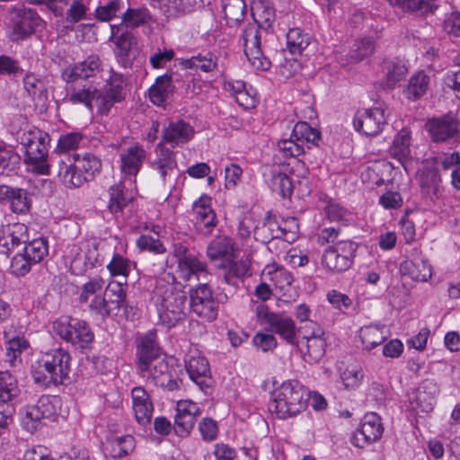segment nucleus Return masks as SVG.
Listing matches in <instances>:
<instances>
[{"label":"nucleus","instance_id":"1","mask_svg":"<svg viewBox=\"0 0 460 460\" xmlns=\"http://www.w3.org/2000/svg\"><path fill=\"white\" fill-rule=\"evenodd\" d=\"M151 299L164 327L171 329L185 319L187 296L172 273L156 279Z\"/></svg>","mask_w":460,"mask_h":460},{"label":"nucleus","instance_id":"2","mask_svg":"<svg viewBox=\"0 0 460 460\" xmlns=\"http://www.w3.org/2000/svg\"><path fill=\"white\" fill-rule=\"evenodd\" d=\"M194 135L193 127L182 119L171 121L164 128L162 142L156 147L159 153L151 164L152 171L160 177L164 183L175 176L177 169L174 153L165 148L164 143L169 144L172 147L180 146L190 141Z\"/></svg>","mask_w":460,"mask_h":460},{"label":"nucleus","instance_id":"3","mask_svg":"<svg viewBox=\"0 0 460 460\" xmlns=\"http://www.w3.org/2000/svg\"><path fill=\"white\" fill-rule=\"evenodd\" d=\"M71 360L68 351L61 348L46 352L31 365L35 384L41 387L63 384L71 371Z\"/></svg>","mask_w":460,"mask_h":460},{"label":"nucleus","instance_id":"4","mask_svg":"<svg viewBox=\"0 0 460 460\" xmlns=\"http://www.w3.org/2000/svg\"><path fill=\"white\" fill-rule=\"evenodd\" d=\"M308 400V391L299 382H283L272 393L270 410L278 418L286 420L303 412L307 407Z\"/></svg>","mask_w":460,"mask_h":460},{"label":"nucleus","instance_id":"5","mask_svg":"<svg viewBox=\"0 0 460 460\" xmlns=\"http://www.w3.org/2000/svg\"><path fill=\"white\" fill-rule=\"evenodd\" d=\"M102 168L101 160L94 155L87 153L65 155L58 162V177L67 188H78L94 178Z\"/></svg>","mask_w":460,"mask_h":460},{"label":"nucleus","instance_id":"6","mask_svg":"<svg viewBox=\"0 0 460 460\" xmlns=\"http://www.w3.org/2000/svg\"><path fill=\"white\" fill-rule=\"evenodd\" d=\"M20 143L24 149V164L29 170L38 175H49V136L37 128H30L20 136Z\"/></svg>","mask_w":460,"mask_h":460},{"label":"nucleus","instance_id":"7","mask_svg":"<svg viewBox=\"0 0 460 460\" xmlns=\"http://www.w3.org/2000/svg\"><path fill=\"white\" fill-rule=\"evenodd\" d=\"M54 332L79 349H87L94 341V333L84 320L62 316L53 323Z\"/></svg>","mask_w":460,"mask_h":460},{"label":"nucleus","instance_id":"8","mask_svg":"<svg viewBox=\"0 0 460 460\" xmlns=\"http://www.w3.org/2000/svg\"><path fill=\"white\" fill-rule=\"evenodd\" d=\"M268 31L260 29L259 24L249 23L243 31L241 40L243 52L251 65L258 70H268L270 61L264 54L261 39Z\"/></svg>","mask_w":460,"mask_h":460},{"label":"nucleus","instance_id":"9","mask_svg":"<svg viewBox=\"0 0 460 460\" xmlns=\"http://www.w3.org/2000/svg\"><path fill=\"white\" fill-rule=\"evenodd\" d=\"M357 248V243L349 240L336 242L324 250L322 264L334 273L346 271L353 263Z\"/></svg>","mask_w":460,"mask_h":460},{"label":"nucleus","instance_id":"10","mask_svg":"<svg viewBox=\"0 0 460 460\" xmlns=\"http://www.w3.org/2000/svg\"><path fill=\"white\" fill-rule=\"evenodd\" d=\"M125 81L122 75L111 70L103 89L96 87L94 102L100 115H108L115 103L121 102L126 98Z\"/></svg>","mask_w":460,"mask_h":460},{"label":"nucleus","instance_id":"11","mask_svg":"<svg viewBox=\"0 0 460 460\" xmlns=\"http://www.w3.org/2000/svg\"><path fill=\"white\" fill-rule=\"evenodd\" d=\"M10 13L13 22V30L10 34L12 41L25 40L43 24V20L35 10L23 5L13 7Z\"/></svg>","mask_w":460,"mask_h":460},{"label":"nucleus","instance_id":"12","mask_svg":"<svg viewBox=\"0 0 460 460\" xmlns=\"http://www.w3.org/2000/svg\"><path fill=\"white\" fill-rule=\"evenodd\" d=\"M256 316L261 324H268L272 331L291 345H298L295 322L288 316L270 312L268 307L259 305L256 307Z\"/></svg>","mask_w":460,"mask_h":460},{"label":"nucleus","instance_id":"13","mask_svg":"<svg viewBox=\"0 0 460 460\" xmlns=\"http://www.w3.org/2000/svg\"><path fill=\"white\" fill-rule=\"evenodd\" d=\"M387 108L378 104L373 108L358 110L353 119L357 131L367 137L378 135L386 124Z\"/></svg>","mask_w":460,"mask_h":460},{"label":"nucleus","instance_id":"14","mask_svg":"<svg viewBox=\"0 0 460 460\" xmlns=\"http://www.w3.org/2000/svg\"><path fill=\"white\" fill-rule=\"evenodd\" d=\"M425 128L433 142L444 143L460 140V123L451 113L429 119L425 124Z\"/></svg>","mask_w":460,"mask_h":460},{"label":"nucleus","instance_id":"15","mask_svg":"<svg viewBox=\"0 0 460 460\" xmlns=\"http://www.w3.org/2000/svg\"><path fill=\"white\" fill-rule=\"evenodd\" d=\"M19 393L16 378L8 371H0V429L11 420L14 409L10 402Z\"/></svg>","mask_w":460,"mask_h":460},{"label":"nucleus","instance_id":"16","mask_svg":"<svg viewBox=\"0 0 460 460\" xmlns=\"http://www.w3.org/2000/svg\"><path fill=\"white\" fill-rule=\"evenodd\" d=\"M55 402L56 398L43 395L35 404L27 406L22 420L24 429L33 433L38 429L41 420L54 416L57 411Z\"/></svg>","mask_w":460,"mask_h":460},{"label":"nucleus","instance_id":"17","mask_svg":"<svg viewBox=\"0 0 460 460\" xmlns=\"http://www.w3.org/2000/svg\"><path fill=\"white\" fill-rule=\"evenodd\" d=\"M439 394L438 384L430 379L422 381L410 396V405L416 414L433 411L436 398Z\"/></svg>","mask_w":460,"mask_h":460},{"label":"nucleus","instance_id":"18","mask_svg":"<svg viewBox=\"0 0 460 460\" xmlns=\"http://www.w3.org/2000/svg\"><path fill=\"white\" fill-rule=\"evenodd\" d=\"M190 306L199 317L213 321L217 316V303L207 284H200L190 292Z\"/></svg>","mask_w":460,"mask_h":460},{"label":"nucleus","instance_id":"19","mask_svg":"<svg viewBox=\"0 0 460 460\" xmlns=\"http://www.w3.org/2000/svg\"><path fill=\"white\" fill-rule=\"evenodd\" d=\"M185 368L190 378L202 390L211 384L208 361L198 350L190 351L185 358Z\"/></svg>","mask_w":460,"mask_h":460},{"label":"nucleus","instance_id":"20","mask_svg":"<svg viewBox=\"0 0 460 460\" xmlns=\"http://www.w3.org/2000/svg\"><path fill=\"white\" fill-rule=\"evenodd\" d=\"M146 370L137 369L138 374L156 385L173 390L177 385L172 379L169 366L164 358H158L147 362Z\"/></svg>","mask_w":460,"mask_h":460},{"label":"nucleus","instance_id":"21","mask_svg":"<svg viewBox=\"0 0 460 460\" xmlns=\"http://www.w3.org/2000/svg\"><path fill=\"white\" fill-rule=\"evenodd\" d=\"M384 429L379 416L376 413L366 414L360 427L355 431L353 443L358 447H364L366 445L379 439Z\"/></svg>","mask_w":460,"mask_h":460},{"label":"nucleus","instance_id":"22","mask_svg":"<svg viewBox=\"0 0 460 460\" xmlns=\"http://www.w3.org/2000/svg\"><path fill=\"white\" fill-rule=\"evenodd\" d=\"M132 409L136 421L146 427L150 425L154 405L149 394L142 386H136L131 390Z\"/></svg>","mask_w":460,"mask_h":460},{"label":"nucleus","instance_id":"23","mask_svg":"<svg viewBox=\"0 0 460 460\" xmlns=\"http://www.w3.org/2000/svg\"><path fill=\"white\" fill-rule=\"evenodd\" d=\"M193 211L196 215V229L204 235H209L217 226L216 214L211 208V198L202 195L194 202Z\"/></svg>","mask_w":460,"mask_h":460},{"label":"nucleus","instance_id":"24","mask_svg":"<svg viewBox=\"0 0 460 460\" xmlns=\"http://www.w3.org/2000/svg\"><path fill=\"white\" fill-rule=\"evenodd\" d=\"M111 40L116 46L115 54L118 61L125 68L130 66L131 60L128 56L132 47L137 44V39L132 32L122 31L119 25H111Z\"/></svg>","mask_w":460,"mask_h":460},{"label":"nucleus","instance_id":"25","mask_svg":"<svg viewBox=\"0 0 460 460\" xmlns=\"http://www.w3.org/2000/svg\"><path fill=\"white\" fill-rule=\"evenodd\" d=\"M146 155V150L137 143L121 151L119 155L120 171L124 177L136 176L138 173Z\"/></svg>","mask_w":460,"mask_h":460},{"label":"nucleus","instance_id":"26","mask_svg":"<svg viewBox=\"0 0 460 460\" xmlns=\"http://www.w3.org/2000/svg\"><path fill=\"white\" fill-rule=\"evenodd\" d=\"M156 338L155 330H151L140 337L137 350V369L146 370L148 361L161 358Z\"/></svg>","mask_w":460,"mask_h":460},{"label":"nucleus","instance_id":"27","mask_svg":"<svg viewBox=\"0 0 460 460\" xmlns=\"http://www.w3.org/2000/svg\"><path fill=\"white\" fill-rule=\"evenodd\" d=\"M401 271L415 281L425 282L431 278V266L422 256L416 255L401 264Z\"/></svg>","mask_w":460,"mask_h":460},{"label":"nucleus","instance_id":"28","mask_svg":"<svg viewBox=\"0 0 460 460\" xmlns=\"http://www.w3.org/2000/svg\"><path fill=\"white\" fill-rule=\"evenodd\" d=\"M0 199L7 200L13 213L25 214L30 209L28 194L23 189L0 185Z\"/></svg>","mask_w":460,"mask_h":460},{"label":"nucleus","instance_id":"29","mask_svg":"<svg viewBox=\"0 0 460 460\" xmlns=\"http://www.w3.org/2000/svg\"><path fill=\"white\" fill-rule=\"evenodd\" d=\"M176 270L179 277L185 281L190 280L193 276L199 279V276H206L208 273L207 262L200 256L193 253L177 261Z\"/></svg>","mask_w":460,"mask_h":460},{"label":"nucleus","instance_id":"30","mask_svg":"<svg viewBox=\"0 0 460 460\" xmlns=\"http://www.w3.org/2000/svg\"><path fill=\"white\" fill-rule=\"evenodd\" d=\"M222 273L219 278L233 287H237L239 282L246 276L250 275V265L247 260L231 261L227 264L221 266Z\"/></svg>","mask_w":460,"mask_h":460},{"label":"nucleus","instance_id":"31","mask_svg":"<svg viewBox=\"0 0 460 460\" xmlns=\"http://www.w3.org/2000/svg\"><path fill=\"white\" fill-rule=\"evenodd\" d=\"M389 332L385 325H367L358 331V338L365 350H371L381 345L387 338Z\"/></svg>","mask_w":460,"mask_h":460},{"label":"nucleus","instance_id":"32","mask_svg":"<svg viewBox=\"0 0 460 460\" xmlns=\"http://www.w3.org/2000/svg\"><path fill=\"white\" fill-rule=\"evenodd\" d=\"M305 340L306 351L304 353V358L309 363H314L320 360L325 353L326 342L322 337L320 328L316 332H313L311 335H304ZM303 350V349H301Z\"/></svg>","mask_w":460,"mask_h":460},{"label":"nucleus","instance_id":"33","mask_svg":"<svg viewBox=\"0 0 460 460\" xmlns=\"http://www.w3.org/2000/svg\"><path fill=\"white\" fill-rule=\"evenodd\" d=\"M155 8H158L167 18H175L190 13L194 8V1L158 0V4H155Z\"/></svg>","mask_w":460,"mask_h":460},{"label":"nucleus","instance_id":"34","mask_svg":"<svg viewBox=\"0 0 460 460\" xmlns=\"http://www.w3.org/2000/svg\"><path fill=\"white\" fill-rule=\"evenodd\" d=\"M390 155L402 165L411 157V132L407 128L401 129L395 136L389 149Z\"/></svg>","mask_w":460,"mask_h":460},{"label":"nucleus","instance_id":"35","mask_svg":"<svg viewBox=\"0 0 460 460\" xmlns=\"http://www.w3.org/2000/svg\"><path fill=\"white\" fill-rule=\"evenodd\" d=\"M104 296L107 298L114 315L126 305L127 284L117 281L110 282L106 288Z\"/></svg>","mask_w":460,"mask_h":460},{"label":"nucleus","instance_id":"36","mask_svg":"<svg viewBox=\"0 0 460 460\" xmlns=\"http://www.w3.org/2000/svg\"><path fill=\"white\" fill-rule=\"evenodd\" d=\"M420 186L422 191L432 199H438L443 195L442 179L437 170L424 171L420 179Z\"/></svg>","mask_w":460,"mask_h":460},{"label":"nucleus","instance_id":"37","mask_svg":"<svg viewBox=\"0 0 460 460\" xmlns=\"http://www.w3.org/2000/svg\"><path fill=\"white\" fill-rule=\"evenodd\" d=\"M94 94H96V87L93 85H84L81 89L70 87L66 89V100L73 105L82 104L88 111H93Z\"/></svg>","mask_w":460,"mask_h":460},{"label":"nucleus","instance_id":"38","mask_svg":"<svg viewBox=\"0 0 460 460\" xmlns=\"http://www.w3.org/2000/svg\"><path fill=\"white\" fill-rule=\"evenodd\" d=\"M234 242L232 238L221 235L214 238L207 248V255L211 261L226 256H234Z\"/></svg>","mask_w":460,"mask_h":460},{"label":"nucleus","instance_id":"39","mask_svg":"<svg viewBox=\"0 0 460 460\" xmlns=\"http://www.w3.org/2000/svg\"><path fill=\"white\" fill-rule=\"evenodd\" d=\"M172 93V77L168 75L158 76L149 89V97L155 105H163Z\"/></svg>","mask_w":460,"mask_h":460},{"label":"nucleus","instance_id":"40","mask_svg":"<svg viewBox=\"0 0 460 460\" xmlns=\"http://www.w3.org/2000/svg\"><path fill=\"white\" fill-rule=\"evenodd\" d=\"M384 70L385 73L386 85L389 88H394L408 73L407 66L399 59L385 60L384 62Z\"/></svg>","mask_w":460,"mask_h":460},{"label":"nucleus","instance_id":"41","mask_svg":"<svg viewBox=\"0 0 460 460\" xmlns=\"http://www.w3.org/2000/svg\"><path fill=\"white\" fill-rule=\"evenodd\" d=\"M429 76L423 71H419L411 75L405 90L407 98L415 101L424 95L429 88Z\"/></svg>","mask_w":460,"mask_h":460},{"label":"nucleus","instance_id":"42","mask_svg":"<svg viewBox=\"0 0 460 460\" xmlns=\"http://www.w3.org/2000/svg\"><path fill=\"white\" fill-rule=\"evenodd\" d=\"M311 42L309 34L300 28L290 29L287 33V47L292 55H300Z\"/></svg>","mask_w":460,"mask_h":460},{"label":"nucleus","instance_id":"43","mask_svg":"<svg viewBox=\"0 0 460 460\" xmlns=\"http://www.w3.org/2000/svg\"><path fill=\"white\" fill-rule=\"evenodd\" d=\"M270 186L273 191L278 192L283 198L289 197L293 190V184L287 173L282 172L279 168L271 170Z\"/></svg>","mask_w":460,"mask_h":460},{"label":"nucleus","instance_id":"44","mask_svg":"<svg viewBox=\"0 0 460 460\" xmlns=\"http://www.w3.org/2000/svg\"><path fill=\"white\" fill-rule=\"evenodd\" d=\"M22 252L29 257V261L37 264L49 253L48 242L44 238L33 239L25 243Z\"/></svg>","mask_w":460,"mask_h":460},{"label":"nucleus","instance_id":"45","mask_svg":"<svg viewBox=\"0 0 460 460\" xmlns=\"http://www.w3.org/2000/svg\"><path fill=\"white\" fill-rule=\"evenodd\" d=\"M264 275L269 276V279L279 289H284L286 287L290 286L293 281L291 273L276 264L268 265Z\"/></svg>","mask_w":460,"mask_h":460},{"label":"nucleus","instance_id":"46","mask_svg":"<svg viewBox=\"0 0 460 460\" xmlns=\"http://www.w3.org/2000/svg\"><path fill=\"white\" fill-rule=\"evenodd\" d=\"M110 201L108 208L111 213L121 211L131 200V197L124 192L121 182L111 186L109 190Z\"/></svg>","mask_w":460,"mask_h":460},{"label":"nucleus","instance_id":"47","mask_svg":"<svg viewBox=\"0 0 460 460\" xmlns=\"http://www.w3.org/2000/svg\"><path fill=\"white\" fill-rule=\"evenodd\" d=\"M254 22L259 24L260 29L266 30L271 26L275 20V13L272 7L264 5L262 3H254L252 6Z\"/></svg>","mask_w":460,"mask_h":460},{"label":"nucleus","instance_id":"48","mask_svg":"<svg viewBox=\"0 0 460 460\" xmlns=\"http://www.w3.org/2000/svg\"><path fill=\"white\" fill-rule=\"evenodd\" d=\"M151 20L147 8H128L122 16V22L127 28H137L146 24Z\"/></svg>","mask_w":460,"mask_h":460},{"label":"nucleus","instance_id":"49","mask_svg":"<svg viewBox=\"0 0 460 460\" xmlns=\"http://www.w3.org/2000/svg\"><path fill=\"white\" fill-rule=\"evenodd\" d=\"M223 10L227 22L237 24L243 20L246 4L244 0H226Z\"/></svg>","mask_w":460,"mask_h":460},{"label":"nucleus","instance_id":"50","mask_svg":"<svg viewBox=\"0 0 460 460\" xmlns=\"http://www.w3.org/2000/svg\"><path fill=\"white\" fill-rule=\"evenodd\" d=\"M20 161L21 157L16 152L0 142V174H8L16 170Z\"/></svg>","mask_w":460,"mask_h":460},{"label":"nucleus","instance_id":"51","mask_svg":"<svg viewBox=\"0 0 460 460\" xmlns=\"http://www.w3.org/2000/svg\"><path fill=\"white\" fill-rule=\"evenodd\" d=\"M217 59L212 53L206 55L199 54L184 60L183 65L186 68H196L202 72L208 73L217 67Z\"/></svg>","mask_w":460,"mask_h":460},{"label":"nucleus","instance_id":"52","mask_svg":"<svg viewBox=\"0 0 460 460\" xmlns=\"http://www.w3.org/2000/svg\"><path fill=\"white\" fill-rule=\"evenodd\" d=\"M4 240L8 251L18 248L27 242V227L23 224H14Z\"/></svg>","mask_w":460,"mask_h":460},{"label":"nucleus","instance_id":"53","mask_svg":"<svg viewBox=\"0 0 460 460\" xmlns=\"http://www.w3.org/2000/svg\"><path fill=\"white\" fill-rule=\"evenodd\" d=\"M25 91L32 99L41 100L46 94L45 84L41 78L34 74L27 73L23 77Z\"/></svg>","mask_w":460,"mask_h":460},{"label":"nucleus","instance_id":"54","mask_svg":"<svg viewBox=\"0 0 460 460\" xmlns=\"http://www.w3.org/2000/svg\"><path fill=\"white\" fill-rule=\"evenodd\" d=\"M88 308L90 314L97 319L104 320L109 316L114 315L104 296L96 295L91 300Z\"/></svg>","mask_w":460,"mask_h":460},{"label":"nucleus","instance_id":"55","mask_svg":"<svg viewBox=\"0 0 460 460\" xmlns=\"http://www.w3.org/2000/svg\"><path fill=\"white\" fill-rule=\"evenodd\" d=\"M131 261L120 255L115 253L111 261L108 263L107 269L112 277L122 276L127 278L131 270Z\"/></svg>","mask_w":460,"mask_h":460},{"label":"nucleus","instance_id":"56","mask_svg":"<svg viewBox=\"0 0 460 460\" xmlns=\"http://www.w3.org/2000/svg\"><path fill=\"white\" fill-rule=\"evenodd\" d=\"M293 137L300 141L303 145L305 143H316L320 139V133L315 128H313L306 122H298L293 128Z\"/></svg>","mask_w":460,"mask_h":460},{"label":"nucleus","instance_id":"57","mask_svg":"<svg viewBox=\"0 0 460 460\" xmlns=\"http://www.w3.org/2000/svg\"><path fill=\"white\" fill-rule=\"evenodd\" d=\"M376 44L373 38H363L355 43L354 49L350 51V58L355 62H359L370 56L374 52Z\"/></svg>","mask_w":460,"mask_h":460},{"label":"nucleus","instance_id":"58","mask_svg":"<svg viewBox=\"0 0 460 460\" xmlns=\"http://www.w3.org/2000/svg\"><path fill=\"white\" fill-rule=\"evenodd\" d=\"M83 135L79 132H71L60 136L55 152L66 155L67 152L79 147Z\"/></svg>","mask_w":460,"mask_h":460},{"label":"nucleus","instance_id":"59","mask_svg":"<svg viewBox=\"0 0 460 460\" xmlns=\"http://www.w3.org/2000/svg\"><path fill=\"white\" fill-rule=\"evenodd\" d=\"M29 347L28 341L23 337H14L6 343V361L15 365L21 353Z\"/></svg>","mask_w":460,"mask_h":460},{"label":"nucleus","instance_id":"60","mask_svg":"<svg viewBox=\"0 0 460 460\" xmlns=\"http://www.w3.org/2000/svg\"><path fill=\"white\" fill-rule=\"evenodd\" d=\"M389 2L392 5H396L405 12L423 11L425 13L433 12L432 5L424 0H389Z\"/></svg>","mask_w":460,"mask_h":460},{"label":"nucleus","instance_id":"61","mask_svg":"<svg viewBox=\"0 0 460 460\" xmlns=\"http://www.w3.org/2000/svg\"><path fill=\"white\" fill-rule=\"evenodd\" d=\"M253 346L262 352H270L275 349L278 345L277 340L272 333L258 332L252 338Z\"/></svg>","mask_w":460,"mask_h":460},{"label":"nucleus","instance_id":"62","mask_svg":"<svg viewBox=\"0 0 460 460\" xmlns=\"http://www.w3.org/2000/svg\"><path fill=\"white\" fill-rule=\"evenodd\" d=\"M120 0H111L106 4L98 6L95 10V17L102 22H109L116 16L121 9Z\"/></svg>","mask_w":460,"mask_h":460},{"label":"nucleus","instance_id":"63","mask_svg":"<svg viewBox=\"0 0 460 460\" xmlns=\"http://www.w3.org/2000/svg\"><path fill=\"white\" fill-rule=\"evenodd\" d=\"M88 7L83 0H73L66 13V21L76 23L86 18Z\"/></svg>","mask_w":460,"mask_h":460},{"label":"nucleus","instance_id":"64","mask_svg":"<svg viewBox=\"0 0 460 460\" xmlns=\"http://www.w3.org/2000/svg\"><path fill=\"white\" fill-rule=\"evenodd\" d=\"M135 439L130 435L118 437L114 439L112 450L115 456L123 457L134 450Z\"/></svg>","mask_w":460,"mask_h":460}]
</instances>
